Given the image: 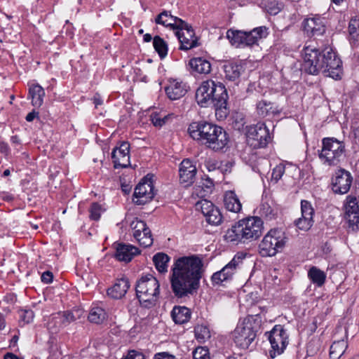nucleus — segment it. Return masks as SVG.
Returning a JSON list of instances; mask_svg holds the SVG:
<instances>
[{
    "label": "nucleus",
    "mask_w": 359,
    "mask_h": 359,
    "mask_svg": "<svg viewBox=\"0 0 359 359\" xmlns=\"http://www.w3.org/2000/svg\"><path fill=\"white\" fill-rule=\"evenodd\" d=\"M203 266L202 259L197 255L183 256L175 260L169 278L175 297L182 299L197 292Z\"/></svg>",
    "instance_id": "obj_1"
},
{
    "label": "nucleus",
    "mask_w": 359,
    "mask_h": 359,
    "mask_svg": "<svg viewBox=\"0 0 359 359\" xmlns=\"http://www.w3.org/2000/svg\"><path fill=\"white\" fill-rule=\"evenodd\" d=\"M302 69L311 75L322 73L334 80H340L343 74L342 61L332 48L304 47Z\"/></svg>",
    "instance_id": "obj_2"
},
{
    "label": "nucleus",
    "mask_w": 359,
    "mask_h": 359,
    "mask_svg": "<svg viewBox=\"0 0 359 359\" xmlns=\"http://www.w3.org/2000/svg\"><path fill=\"white\" fill-rule=\"evenodd\" d=\"M191 137L200 144L215 151L225 152L228 148L229 137L222 127L206 121L191 122L188 127Z\"/></svg>",
    "instance_id": "obj_3"
},
{
    "label": "nucleus",
    "mask_w": 359,
    "mask_h": 359,
    "mask_svg": "<svg viewBox=\"0 0 359 359\" xmlns=\"http://www.w3.org/2000/svg\"><path fill=\"white\" fill-rule=\"evenodd\" d=\"M228 93L224 85L212 79L203 81L196 92V100L201 107H213L216 115L226 117Z\"/></svg>",
    "instance_id": "obj_4"
},
{
    "label": "nucleus",
    "mask_w": 359,
    "mask_h": 359,
    "mask_svg": "<svg viewBox=\"0 0 359 359\" xmlns=\"http://www.w3.org/2000/svg\"><path fill=\"white\" fill-rule=\"evenodd\" d=\"M263 221L258 217H249L231 226L224 236V240L233 244L249 243L262 234Z\"/></svg>",
    "instance_id": "obj_5"
},
{
    "label": "nucleus",
    "mask_w": 359,
    "mask_h": 359,
    "mask_svg": "<svg viewBox=\"0 0 359 359\" xmlns=\"http://www.w3.org/2000/svg\"><path fill=\"white\" fill-rule=\"evenodd\" d=\"M262 323L259 314L248 315L239 322L232 333L236 346L243 349L248 348L260 331Z\"/></svg>",
    "instance_id": "obj_6"
},
{
    "label": "nucleus",
    "mask_w": 359,
    "mask_h": 359,
    "mask_svg": "<svg viewBox=\"0 0 359 359\" xmlns=\"http://www.w3.org/2000/svg\"><path fill=\"white\" fill-rule=\"evenodd\" d=\"M135 293L142 307L145 309L154 307L160 294L158 280L151 274L142 276L136 281Z\"/></svg>",
    "instance_id": "obj_7"
},
{
    "label": "nucleus",
    "mask_w": 359,
    "mask_h": 359,
    "mask_svg": "<svg viewBox=\"0 0 359 359\" xmlns=\"http://www.w3.org/2000/svg\"><path fill=\"white\" fill-rule=\"evenodd\" d=\"M269 33V28L266 26L257 27L248 32L230 29L226 32V38L236 48H245L257 44L259 39L266 38Z\"/></svg>",
    "instance_id": "obj_8"
},
{
    "label": "nucleus",
    "mask_w": 359,
    "mask_h": 359,
    "mask_svg": "<svg viewBox=\"0 0 359 359\" xmlns=\"http://www.w3.org/2000/svg\"><path fill=\"white\" fill-rule=\"evenodd\" d=\"M321 162L329 166H334L345 157V144L334 137H325L322 140V148L318 150Z\"/></svg>",
    "instance_id": "obj_9"
},
{
    "label": "nucleus",
    "mask_w": 359,
    "mask_h": 359,
    "mask_svg": "<svg viewBox=\"0 0 359 359\" xmlns=\"http://www.w3.org/2000/svg\"><path fill=\"white\" fill-rule=\"evenodd\" d=\"M287 241V238L281 229H271L259 243V254L262 257H273L283 250Z\"/></svg>",
    "instance_id": "obj_10"
},
{
    "label": "nucleus",
    "mask_w": 359,
    "mask_h": 359,
    "mask_svg": "<svg viewBox=\"0 0 359 359\" xmlns=\"http://www.w3.org/2000/svg\"><path fill=\"white\" fill-rule=\"evenodd\" d=\"M265 335L271 344L270 357L274 358L282 354L289 344L287 330L282 325H276L270 332H266Z\"/></svg>",
    "instance_id": "obj_11"
},
{
    "label": "nucleus",
    "mask_w": 359,
    "mask_h": 359,
    "mask_svg": "<svg viewBox=\"0 0 359 359\" xmlns=\"http://www.w3.org/2000/svg\"><path fill=\"white\" fill-rule=\"evenodd\" d=\"M327 20L318 15L305 19L303 22L304 31L309 37L318 39L323 37L327 30Z\"/></svg>",
    "instance_id": "obj_12"
},
{
    "label": "nucleus",
    "mask_w": 359,
    "mask_h": 359,
    "mask_svg": "<svg viewBox=\"0 0 359 359\" xmlns=\"http://www.w3.org/2000/svg\"><path fill=\"white\" fill-rule=\"evenodd\" d=\"M352 182L351 172L340 168L332 177V190L334 194H345L350 190Z\"/></svg>",
    "instance_id": "obj_13"
},
{
    "label": "nucleus",
    "mask_w": 359,
    "mask_h": 359,
    "mask_svg": "<svg viewBox=\"0 0 359 359\" xmlns=\"http://www.w3.org/2000/svg\"><path fill=\"white\" fill-rule=\"evenodd\" d=\"M247 136L249 140L255 142L252 143L255 147L259 148L265 147L271 140L269 130L263 123L249 127Z\"/></svg>",
    "instance_id": "obj_14"
},
{
    "label": "nucleus",
    "mask_w": 359,
    "mask_h": 359,
    "mask_svg": "<svg viewBox=\"0 0 359 359\" xmlns=\"http://www.w3.org/2000/svg\"><path fill=\"white\" fill-rule=\"evenodd\" d=\"M242 263V259L240 257L235 256L230 262L224 266L220 271L214 273L211 277L214 285H219L223 282L231 280L233 276L239 268Z\"/></svg>",
    "instance_id": "obj_15"
},
{
    "label": "nucleus",
    "mask_w": 359,
    "mask_h": 359,
    "mask_svg": "<svg viewBox=\"0 0 359 359\" xmlns=\"http://www.w3.org/2000/svg\"><path fill=\"white\" fill-rule=\"evenodd\" d=\"M154 187L151 182L142 180L135 187L133 202L137 205H144L154 197Z\"/></svg>",
    "instance_id": "obj_16"
},
{
    "label": "nucleus",
    "mask_w": 359,
    "mask_h": 359,
    "mask_svg": "<svg viewBox=\"0 0 359 359\" xmlns=\"http://www.w3.org/2000/svg\"><path fill=\"white\" fill-rule=\"evenodd\" d=\"M175 32L180 43V50H188L198 46V39L192 27L187 23V27L177 28Z\"/></svg>",
    "instance_id": "obj_17"
},
{
    "label": "nucleus",
    "mask_w": 359,
    "mask_h": 359,
    "mask_svg": "<svg viewBox=\"0 0 359 359\" xmlns=\"http://www.w3.org/2000/svg\"><path fill=\"white\" fill-rule=\"evenodd\" d=\"M130 144L122 142L118 147H116L111 152V158L114 168H128L130 165Z\"/></svg>",
    "instance_id": "obj_18"
},
{
    "label": "nucleus",
    "mask_w": 359,
    "mask_h": 359,
    "mask_svg": "<svg viewBox=\"0 0 359 359\" xmlns=\"http://www.w3.org/2000/svg\"><path fill=\"white\" fill-rule=\"evenodd\" d=\"M197 169L189 159L183 160L179 168L180 182L185 187L191 185L196 178Z\"/></svg>",
    "instance_id": "obj_19"
},
{
    "label": "nucleus",
    "mask_w": 359,
    "mask_h": 359,
    "mask_svg": "<svg viewBox=\"0 0 359 359\" xmlns=\"http://www.w3.org/2000/svg\"><path fill=\"white\" fill-rule=\"evenodd\" d=\"M155 22L170 27L173 30L181 27H187V23L185 21L172 15L169 11H163L159 13L155 18Z\"/></svg>",
    "instance_id": "obj_20"
},
{
    "label": "nucleus",
    "mask_w": 359,
    "mask_h": 359,
    "mask_svg": "<svg viewBox=\"0 0 359 359\" xmlns=\"http://www.w3.org/2000/svg\"><path fill=\"white\" fill-rule=\"evenodd\" d=\"M115 258L120 262H129L133 258L140 253V250L130 244L123 243H114Z\"/></svg>",
    "instance_id": "obj_21"
},
{
    "label": "nucleus",
    "mask_w": 359,
    "mask_h": 359,
    "mask_svg": "<svg viewBox=\"0 0 359 359\" xmlns=\"http://www.w3.org/2000/svg\"><path fill=\"white\" fill-rule=\"evenodd\" d=\"M201 205L202 213L209 224L217 226L222 223L223 218L222 213L212 203L205 200L201 203Z\"/></svg>",
    "instance_id": "obj_22"
},
{
    "label": "nucleus",
    "mask_w": 359,
    "mask_h": 359,
    "mask_svg": "<svg viewBox=\"0 0 359 359\" xmlns=\"http://www.w3.org/2000/svg\"><path fill=\"white\" fill-rule=\"evenodd\" d=\"M256 112L259 117L265 118L270 116L279 115L281 109L273 102L264 99L259 100L256 104Z\"/></svg>",
    "instance_id": "obj_23"
},
{
    "label": "nucleus",
    "mask_w": 359,
    "mask_h": 359,
    "mask_svg": "<svg viewBox=\"0 0 359 359\" xmlns=\"http://www.w3.org/2000/svg\"><path fill=\"white\" fill-rule=\"evenodd\" d=\"M224 77L229 81L239 82L242 73L245 71V67L241 62H227L223 65Z\"/></svg>",
    "instance_id": "obj_24"
},
{
    "label": "nucleus",
    "mask_w": 359,
    "mask_h": 359,
    "mask_svg": "<svg viewBox=\"0 0 359 359\" xmlns=\"http://www.w3.org/2000/svg\"><path fill=\"white\" fill-rule=\"evenodd\" d=\"M165 91L168 97L175 100L182 97L187 92V86L182 81L173 80L165 87Z\"/></svg>",
    "instance_id": "obj_25"
},
{
    "label": "nucleus",
    "mask_w": 359,
    "mask_h": 359,
    "mask_svg": "<svg viewBox=\"0 0 359 359\" xmlns=\"http://www.w3.org/2000/svg\"><path fill=\"white\" fill-rule=\"evenodd\" d=\"M129 287L128 279L121 278L107 290V295L113 299H119L125 296Z\"/></svg>",
    "instance_id": "obj_26"
},
{
    "label": "nucleus",
    "mask_w": 359,
    "mask_h": 359,
    "mask_svg": "<svg viewBox=\"0 0 359 359\" xmlns=\"http://www.w3.org/2000/svg\"><path fill=\"white\" fill-rule=\"evenodd\" d=\"M82 311L80 309L67 311L62 313H58L53 318L55 323H59V327H66L72 322L80 318Z\"/></svg>",
    "instance_id": "obj_27"
},
{
    "label": "nucleus",
    "mask_w": 359,
    "mask_h": 359,
    "mask_svg": "<svg viewBox=\"0 0 359 359\" xmlns=\"http://www.w3.org/2000/svg\"><path fill=\"white\" fill-rule=\"evenodd\" d=\"M191 312L189 309L182 306H175L171 311V317L176 324H184L191 318Z\"/></svg>",
    "instance_id": "obj_28"
},
{
    "label": "nucleus",
    "mask_w": 359,
    "mask_h": 359,
    "mask_svg": "<svg viewBox=\"0 0 359 359\" xmlns=\"http://www.w3.org/2000/svg\"><path fill=\"white\" fill-rule=\"evenodd\" d=\"M225 208L233 212H239L241 210V203L233 191L226 192L224 197Z\"/></svg>",
    "instance_id": "obj_29"
},
{
    "label": "nucleus",
    "mask_w": 359,
    "mask_h": 359,
    "mask_svg": "<svg viewBox=\"0 0 359 359\" xmlns=\"http://www.w3.org/2000/svg\"><path fill=\"white\" fill-rule=\"evenodd\" d=\"M348 41L352 46L359 45V16L352 17L348 26Z\"/></svg>",
    "instance_id": "obj_30"
},
{
    "label": "nucleus",
    "mask_w": 359,
    "mask_h": 359,
    "mask_svg": "<svg viewBox=\"0 0 359 359\" xmlns=\"http://www.w3.org/2000/svg\"><path fill=\"white\" fill-rule=\"evenodd\" d=\"M189 65L192 69L199 74H208L211 72L210 61L203 57H198L191 59Z\"/></svg>",
    "instance_id": "obj_31"
},
{
    "label": "nucleus",
    "mask_w": 359,
    "mask_h": 359,
    "mask_svg": "<svg viewBox=\"0 0 359 359\" xmlns=\"http://www.w3.org/2000/svg\"><path fill=\"white\" fill-rule=\"evenodd\" d=\"M45 96L44 89L39 84H33L29 89V97L34 107H40L43 102Z\"/></svg>",
    "instance_id": "obj_32"
},
{
    "label": "nucleus",
    "mask_w": 359,
    "mask_h": 359,
    "mask_svg": "<svg viewBox=\"0 0 359 359\" xmlns=\"http://www.w3.org/2000/svg\"><path fill=\"white\" fill-rule=\"evenodd\" d=\"M308 277L311 281L318 287H322L326 280L325 273L316 266L310 268L308 271Z\"/></svg>",
    "instance_id": "obj_33"
},
{
    "label": "nucleus",
    "mask_w": 359,
    "mask_h": 359,
    "mask_svg": "<svg viewBox=\"0 0 359 359\" xmlns=\"http://www.w3.org/2000/svg\"><path fill=\"white\" fill-rule=\"evenodd\" d=\"M107 317L105 310L99 306H94L90 310L88 318L90 322L95 324L102 323Z\"/></svg>",
    "instance_id": "obj_34"
},
{
    "label": "nucleus",
    "mask_w": 359,
    "mask_h": 359,
    "mask_svg": "<svg viewBox=\"0 0 359 359\" xmlns=\"http://www.w3.org/2000/svg\"><path fill=\"white\" fill-rule=\"evenodd\" d=\"M347 347V342L344 339L334 341L330 348V358L331 359H339Z\"/></svg>",
    "instance_id": "obj_35"
},
{
    "label": "nucleus",
    "mask_w": 359,
    "mask_h": 359,
    "mask_svg": "<svg viewBox=\"0 0 359 359\" xmlns=\"http://www.w3.org/2000/svg\"><path fill=\"white\" fill-rule=\"evenodd\" d=\"M170 257L163 252H158L153 257V262L156 269L160 273H165L168 271V263Z\"/></svg>",
    "instance_id": "obj_36"
},
{
    "label": "nucleus",
    "mask_w": 359,
    "mask_h": 359,
    "mask_svg": "<svg viewBox=\"0 0 359 359\" xmlns=\"http://www.w3.org/2000/svg\"><path fill=\"white\" fill-rule=\"evenodd\" d=\"M153 46L161 59L167 55L168 50V44L161 37L155 36L153 39Z\"/></svg>",
    "instance_id": "obj_37"
},
{
    "label": "nucleus",
    "mask_w": 359,
    "mask_h": 359,
    "mask_svg": "<svg viewBox=\"0 0 359 359\" xmlns=\"http://www.w3.org/2000/svg\"><path fill=\"white\" fill-rule=\"evenodd\" d=\"M194 334L196 340L199 343H203L210 337L208 327L203 325H198L194 327Z\"/></svg>",
    "instance_id": "obj_38"
},
{
    "label": "nucleus",
    "mask_w": 359,
    "mask_h": 359,
    "mask_svg": "<svg viewBox=\"0 0 359 359\" xmlns=\"http://www.w3.org/2000/svg\"><path fill=\"white\" fill-rule=\"evenodd\" d=\"M130 228L133 231L134 238H138L140 236H142L141 232L143 231H147L146 234L149 233V227L145 222L139 220L137 218L130 223Z\"/></svg>",
    "instance_id": "obj_39"
},
{
    "label": "nucleus",
    "mask_w": 359,
    "mask_h": 359,
    "mask_svg": "<svg viewBox=\"0 0 359 359\" xmlns=\"http://www.w3.org/2000/svg\"><path fill=\"white\" fill-rule=\"evenodd\" d=\"M313 218L302 215V217L294 221V224L300 230L308 231L313 225Z\"/></svg>",
    "instance_id": "obj_40"
},
{
    "label": "nucleus",
    "mask_w": 359,
    "mask_h": 359,
    "mask_svg": "<svg viewBox=\"0 0 359 359\" xmlns=\"http://www.w3.org/2000/svg\"><path fill=\"white\" fill-rule=\"evenodd\" d=\"M141 233L142 236H140V237L135 238L140 243V245L143 246L144 248L150 247L153 243V238L151 230L149 229V233L147 234L146 231H143Z\"/></svg>",
    "instance_id": "obj_41"
},
{
    "label": "nucleus",
    "mask_w": 359,
    "mask_h": 359,
    "mask_svg": "<svg viewBox=\"0 0 359 359\" xmlns=\"http://www.w3.org/2000/svg\"><path fill=\"white\" fill-rule=\"evenodd\" d=\"M346 218L348 222L349 227H352L353 231L358 229L359 212H346Z\"/></svg>",
    "instance_id": "obj_42"
},
{
    "label": "nucleus",
    "mask_w": 359,
    "mask_h": 359,
    "mask_svg": "<svg viewBox=\"0 0 359 359\" xmlns=\"http://www.w3.org/2000/svg\"><path fill=\"white\" fill-rule=\"evenodd\" d=\"M285 166L283 163L277 165L272 170L271 180L277 183L285 173Z\"/></svg>",
    "instance_id": "obj_43"
},
{
    "label": "nucleus",
    "mask_w": 359,
    "mask_h": 359,
    "mask_svg": "<svg viewBox=\"0 0 359 359\" xmlns=\"http://www.w3.org/2000/svg\"><path fill=\"white\" fill-rule=\"evenodd\" d=\"M359 212L357 198L355 196H348L346 198V212Z\"/></svg>",
    "instance_id": "obj_44"
},
{
    "label": "nucleus",
    "mask_w": 359,
    "mask_h": 359,
    "mask_svg": "<svg viewBox=\"0 0 359 359\" xmlns=\"http://www.w3.org/2000/svg\"><path fill=\"white\" fill-rule=\"evenodd\" d=\"M302 215L308 216L313 218L314 215V209L310 202L306 200L301 201Z\"/></svg>",
    "instance_id": "obj_45"
},
{
    "label": "nucleus",
    "mask_w": 359,
    "mask_h": 359,
    "mask_svg": "<svg viewBox=\"0 0 359 359\" xmlns=\"http://www.w3.org/2000/svg\"><path fill=\"white\" fill-rule=\"evenodd\" d=\"M102 206L97 203H93L89 209L90 218L93 220L97 221L101 215Z\"/></svg>",
    "instance_id": "obj_46"
},
{
    "label": "nucleus",
    "mask_w": 359,
    "mask_h": 359,
    "mask_svg": "<svg viewBox=\"0 0 359 359\" xmlns=\"http://www.w3.org/2000/svg\"><path fill=\"white\" fill-rule=\"evenodd\" d=\"M198 187H201L204 191L208 192L213 188L214 183L210 177H207L206 178L201 179Z\"/></svg>",
    "instance_id": "obj_47"
},
{
    "label": "nucleus",
    "mask_w": 359,
    "mask_h": 359,
    "mask_svg": "<svg viewBox=\"0 0 359 359\" xmlns=\"http://www.w3.org/2000/svg\"><path fill=\"white\" fill-rule=\"evenodd\" d=\"M265 8L267 13L270 15H276L280 11V7L278 4L275 1L267 2Z\"/></svg>",
    "instance_id": "obj_48"
},
{
    "label": "nucleus",
    "mask_w": 359,
    "mask_h": 359,
    "mask_svg": "<svg viewBox=\"0 0 359 359\" xmlns=\"http://www.w3.org/2000/svg\"><path fill=\"white\" fill-rule=\"evenodd\" d=\"M167 120L168 117L166 116L161 118L158 114H152L151 115V121L154 126L156 127H161L165 123Z\"/></svg>",
    "instance_id": "obj_49"
},
{
    "label": "nucleus",
    "mask_w": 359,
    "mask_h": 359,
    "mask_svg": "<svg viewBox=\"0 0 359 359\" xmlns=\"http://www.w3.org/2000/svg\"><path fill=\"white\" fill-rule=\"evenodd\" d=\"M34 312L32 310L22 311L20 315V320L25 323H29L34 318Z\"/></svg>",
    "instance_id": "obj_50"
},
{
    "label": "nucleus",
    "mask_w": 359,
    "mask_h": 359,
    "mask_svg": "<svg viewBox=\"0 0 359 359\" xmlns=\"http://www.w3.org/2000/svg\"><path fill=\"white\" fill-rule=\"evenodd\" d=\"M123 359H145V355L137 351L130 350L125 358Z\"/></svg>",
    "instance_id": "obj_51"
},
{
    "label": "nucleus",
    "mask_w": 359,
    "mask_h": 359,
    "mask_svg": "<svg viewBox=\"0 0 359 359\" xmlns=\"http://www.w3.org/2000/svg\"><path fill=\"white\" fill-rule=\"evenodd\" d=\"M193 358L200 359L203 355L208 354V350L202 347H198L193 351Z\"/></svg>",
    "instance_id": "obj_52"
},
{
    "label": "nucleus",
    "mask_w": 359,
    "mask_h": 359,
    "mask_svg": "<svg viewBox=\"0 0 359 359\" xmlns=\"http://www.w3.org/2000/svg\"><path fill=\"white\" fill-rule=\"evenodd\" d=\"M153 359H176V357L168 352H159L154 354Z\"/></svg>",
    "instance_id": "obj_53"
},
{
    "label": "nucleus",
    "mask_w": 359,
    "mask_h": 359,
    "mask_svg": "<svg viewBox=\"0 0 359 359\" xmlns=\"http://www.w3.org/2000/svg\"><path fill=\"white\" fill-rule=\"evenodd\" d=\"M205 165L208 171H213L219 168V163L215 160H208L205 163Z\"/></svg>",
    "instance_id": "obj_54"
},
{
    "label": "nucleus",
    "mask_w": 359,
    "mask_h": 359,
    "mask_svg": "<svg viewBox=\"0 0 359 359\" xmlns=\"http://www.w3.org/2000/svg\"><path fill=\"white\" fill-rule=\"evenodd\" d=\"M41 281L46 284H49L52 283L53 275V273L50 271H46L43 272L41 275Z\"/></svg>",
    "instance_id": "obj_55"
},
{
    "label": "nucleus",
    "mask_w": 359,
    "mask_h": 359,
    "mask_svg": "<svg viewBox=\"0 0 359 359\" xmlns=\"http://www.w3.org/2000/svg\"><path fill=\"white\" fill-rule=\"evenodd\" d=\"M93 104H95V107H97L99 105L102 104L103 100L101 98V96L100 94L96 93L93 98Z\"/></svg>",
    "instance_id": "obj_56"
},
{
    "label": "nucleus",
    "mask_w": 359,
    "mask_h": 359,
    "mask_svg": "<svg viewBox=\"0 0 359 359\" xmlns=\"http://www.w3.org/2000/svg\"><path fill=\"white\" fill-rule=\"evenodd\" d=\"M39 115V112L35 111L34 110L28 113L26 116V121L28 122L32 121L37 116Z\"/></svg>",
    "instance_id": "obj_57"
},
{
    "label": "nucleus",
    "mask_w": 359,
    "mask_h": 359,
    "mask_svg": "<svg viewBox=\"0 0 359 359\" xmlns=\"http://www.w3.org/2000/svg\"><path fill=\"white\" fill-rule=\"evenodd\" d=\"M4 359H23L22 358L17 356L16 355H15L13 353H6L4 355Z\"/></svg>",
    "instance_id": "obj_58"
},
{
    "label": "nucleus",
    "mask_w": 359,
    "mask_h": 359,
    "mask_svg": "<svg viewBox=\"0 0 359 359\" xmlns=\"http://www.w3.org/2000/svg\"><path fill=\"white\" fill-rule=\"evenodd\" d=\"M18 336L15 334L10 340V347H15L18 341Z\"/></svg>",
    "instance_id": "obj_59"
},
{
    "label": "nucleus",
    "mask_w": 359,
    "mask_h": 359,
    "mask_svg": "<svg viewBox=\"0 0 359 359\" xmlns=\"http://www.w3.org/2000/svg\"><path fill=\"white\" fill-rule=\"evenodd\" d=\"M264 210H265V205H263L262 208H261V210L263 211V214H264L266 216H268V215H271L272 213V210H271V208L269 206H268L266 208V211H264Z\"/></svg>",
    "instance_id": "obj_60"
},
{
    "label": "nucleus",
    "mask_w": 359,
    "mask_h": 359,
    "mask_svg": "<svg viewBox=\"0 0 359 359\" xmlns=\"http://www.w3.org/2000/svg\"><path fill=\"white\" fill-rule=\"evenodd\" d=\"M144 42H150L152 40V36L150 34H146L143 36Z\"/></svg>",
    "instance_id": "obj_61"
},
{
    "label": "nucleus",
    "mask_w": 359,
    "mask_h": 359,
    "mask_svg": "<svg viewBox=\"0 0 359 359\" xmlns=\"http://www.w3.org/2000/svg\"><path fill=\"white\" fill-rule=\"evenodd\" d=\"M5 326V320L3 318L2 316L0 314V330L4 329Z\"/></svg>",
    "instance_id": "obj_62"
},
{
    "label": "nucleus",
    "mask_w": 359,
    "mask_h": 359,
    "mask_svg": "<svg viewBox=\"0 0 359 359\" xmlns=\"http://www.w3.org/2000/svg\"><path fill=\"white\" fill-rule=\"evenodd\" d=\"M11 140L14 144H19L20 140L17 135L12 136Z\"/></svg>",
    "instance_id": "obj_63"
},
{
    "label": "nucleus",
    "mask_w": 359,
    "mask_h": 359,
    "mask_svg": "<svg viewBox=\"0 0 359 359\" xmlns=\"http://www.w3.org/2000/svg\"><path fill=\"white\" fill-rule=\"evenodd\" d=\"M354 135L355 138L359 140V126L354 130Z\"/></svg>",
    "instance_id": "obj_64"
}]
</instances>
